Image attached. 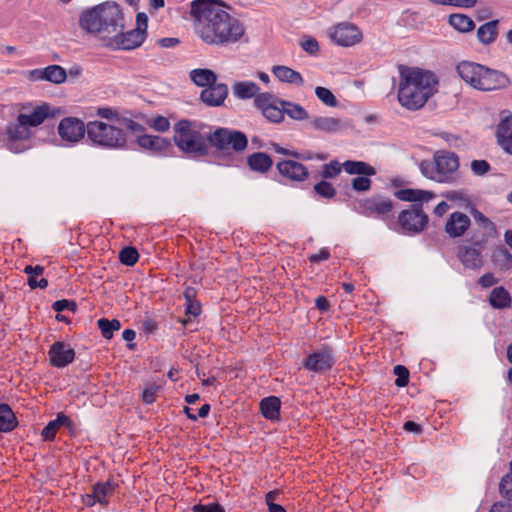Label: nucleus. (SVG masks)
Here are the masks:
<instances>
[{
  "label": "nucleus",
  "mask_w": 512,
  "mask_h": 512,
  "mask_svg": "<svg viewBox=\"0 0 512 512\" xmlns=\"http://www.w3.org/2000/svg\"><path fill=\"white\" fill-rule=\"evenodd\" d=\"M475 220L484 232H488L491 237H498L499 234L496 225L484 214L478 213L475 216Z\"/></svg>",
  "instance_id": "44"
},
{
  "label": "nucleus",
  "mask_w": 512,
  "mask_h": 512,
  "mask_svg": "<svg viewBox=\"0 0 512 512\" xmlns=\"http://www.w3.org/2000/svg\"><path fill=\"white\" fill-rule=\"evenodd\" d=\"M86 130L87 139L93 146L107 150H121L126 147V133L116 124L93 120L86 124Z\"/></svg>",
  "instance_id": "6"
},
{
  "label": "nucleus",
  "mask_w": 512,
  "mask_h": 512,
  "mask_svg": "<svg viewBox=\"0 0 512 512\" xmlns=\"http://www.w3.org/2000/svg\"><path fill=\"white\" fill-rule=\"evenodd\" d=\"M394 374L397 376L395 385L397 387H405L409 381V371L405 366L396 365L394 367Z\"/></svg>",
  "instance_id": "51"
},
{
  "label": "nucleus",
  "mask_w": 512,
  "mask_h": 512,
  "mask_svg": "<svg viewBox=\"0 0 512 512\" xmlns=\"http://www.w3.org/2000/svg\"><path fill=\"white\" fill-rule=\"evenodd\" d=\"M272 72L275 75V77L281 82L289 83L296 86H301L304 82L303 77L299 72L287 66H274Z\"/></svg>",
  "instance_id": "28"
},
{
  "label": "nucleus",
  "mask_w": 512,
  "mask_h": 512,
  "mask_svg": "<svg viewBox=\"0 0 512 512\" xmlns=\"http://www.w3.org/2000/svg\"><path fill=\"white\" fill-rule=\"evenodd\" d=\"M343 169V164H340L338 161L333 160L327 164L323 165L321 176L324 179H331L338 176Z\"/></svg>",
  "instance_id": "46"
},
{
  "label": "nucleus",
  "mask_w": 512,
  "mask_h": 512,
  "mask_svg": "<svg viewBox=\"0 0 512 512\" xmlns=\"http://www.w3.org/2000/svg\"><path fill=\"white\" fill-rule=\"evenodd\" d=\"M281 401L276 396H269L261 400L260 410L262 415L268 420H276L279 418Z\"/></svg>",
  "instance_id": "31"
},
{
  "label": "nucleus",
  "mask_w": 512,
  "mask_h": 512,
  "mask_svg": "<svg viewBox=\"0 0 512 512\" xmlns=\"http://www.w3.org/2000/svg\"><path fill=\"white\" fill-rule=\"evenodd\" d=\"M232 93L239 100H248L257 98L260 93V87L252 81H236L232 85Z\"/></svg>",
  "instance_id": "26"
},
{
  "label": "nucleus",
  "mask_w": 512,
  "mask_h": 512,
  "mask_svg": "<svg viewBox=\"0 0 512 512\" xmlns=\"http://www.w3.org/2000/svg\"><path fill=\"white\" fill-rule=\"evenodd\" d=\"M282 99L269 92H263L254 99V106L262 115L272 123H281L284 120V107Z\"/></svg>",
  "instance_id": "13"
},
{
  "label": "nucleus",
  "mask_w": 512,
  "mask_h": 512,
  "mask_svg": "<svg viewBox=\"0 0 512 512\" xmlns=\"http://www.w3.org/2000/svg\"><path fill=\"white\" fill-rule=\"evenodd\" d=\"M456 71L463 81L475 89L491 91L505 85V76L481 64L462 61L456 66Z\"/></svg>",
  "instance_id": "5"
},
{
  "label": "nucleus",
  "mask_w": 512,
  "mask_h": 512,
  "mask_svg": "<svg viewBox=\"0 0 512 512\" xmlns=\"http://www.w3.org/2000/svg\"><path fill=\"white\" fill-rule=\"evenodd\" d=\"M314 191L321 197L331 199L336 195L333 185L327 181H320L314 185Z\"/></svg>",
  "instance_id": "47"
},
{
  "label": "nucleus",
  "mask_w": 512,
  "mask_h": 512,
  "mask_svg": "<svg viewBox=\"0 0 512 512\" xmlns=\"http://www.w3.org/2000/svg\"><path fill=\"white\" fill-rule=\"evenodd\" d=\"M498 20H492L481 25L477 30L478 40L484 44L489 45L493 43L498 35Z\"/></svg>",
  "instance_id": "34"
},
{
  "label": "nucleus",
  "mask_w": 512,
  "mask_h": 512,
  "mask_svg": "<svg viewBox=\"0 0 512 512\" xmlns=\"http://www.w3.org/2000/svg\"><path fill=\"white\" fill-rule=\"evenodd\" d=\"M117 484L113 481L107 480L106 482L96 483L93 486V497L99 504L107 506L109 504V498L114 494Z\"/></svg>",
  "instance_id": "29"
},
{
  "label": "nucleus",
  "mask_w": 512,
  "mask_h": 512,
  "mask_svg": "<svg viewBox=\"0 0 512 512\" xmlns=\"http://www.w3.org/2000/svg\"><path fill=\"white\" fill-rule=\"evenodd\" d=\"M281 105L284 107V116L287 115L295 121H310L309 113L300 104L282 100Z\"/></svg>",
  "instance_id": "37"
},
{
  "label": "nucleus",
  "mask_w": 512,
  "mask_h": 512,
  "mask_svg": "<svg viewBox=\"0 0 512 512\" xmlns=\"http://www.w3.org/2000/svg\"><path fill=\"white\" fill-rule=\"evenodd\" d=\"M448 22L455 30L462 33L472 31L475 27L473 20L469 16L460 13L451 14Z\"/></svg>",
  "instance_id": "39"
},
{
  "label": "nucleus",
  "mask_w": 512,
  "mask_h": 512,
  "mask_svg": "<svg viewBox=\"0 0 512 512\" xmlns=\"http://www.w3.org/2000/svg\"><path fill=\"white\" fill-rule=\"evenodd\" d=\"M364 212L369 216H384L392 211L393 204L390 199L373 197L363 203Z\"/></svg>",
  "instance_id": "23"
},
{
  "label": "nucleus",
  "mask_w": 512,
  "mask_h": 512,
  "mask_svg": "<svg viewBox=\"0 0 512 512\" xmlns=\"http://www.w3.org/2000/svg\"><path fill=\"white\" fill-rule=\"evenodd\" d=\"M79 26L91 34L114 33L124 28V16L116 2L106 1L84 9L79 16Z\"/></svg>",
  "instance_id": "3"
},
{
  "label": "nucleus",
  "mask_w": 512,
  "mask_h": 512,
  "mask_svg": "<svg viewBox=\"0 0 512 512\" xmlns=\"http://www.w3.org/2000/svg\"><path fill=\"white\" fill-rule=\"evenodd\" d=\"M457 257L467 269L478 271L484 266V257L480 248L468 244L459 245Z\"/></svg>",
  "instance_id": "16"
},
{
  "label": "nucleus",
  "mask_w": 512,
  "mask_h": 512,
  "mask_svg": "<svg viewBox=\"0 0 512 512\" xmlns=\"http://www.w3.org/2000/svg\"><path fill=\"white\" fill-rule=\"evenodd\" d=\"M159 390V386L155 384L147 385L142 393V400L146 404H152L156 401L157 392Z\"/></svg>",
  "instance_id": "54"
},
{
  "label": "nucleus",
  "mask_w": 512,
  "mask_h": 512,
  "mask_svg": "<svg viewBox=\"0 0 512 512\" xmlns=\"http://www.w3.org/2000/svg\"><path fill=\"white\" fill-rule=\"evenodd\" d=\"M61 426L72 428V420L63 414H59L55 420L50 421L42 430V436L45 440H52L55 437L56 431Z\"/></svg>",
  "instance_id": "33"
},
{
  "label": "nucleus",
  "mask_w": 512,
  "mask_h": 512,
  "mask_svg": "<svg viewBox=\"0 0 512 512\" xmlns=\"http://www.w3.org/2000/svg\"><path fill=\"white\" fill-rule=\"evenodd\" d=\"M471 170L477 176H483L490 170V164L486 160H473Z\"/></svg>",
  "instance_id": "55"
},
{
  "label": "nucleus",
  "mask_w": 512,
  "mask_h": 512,
  "mask_svg": "<svg viewBox=\"0 0 512 512\" xmlns=\"http://www.w3.org/2000/svg\"><path fill=\"white\" fill-rule=\"evenodd\" d=\"M17 426L16 417L7 404H0V432H10Z\"/></svg>",
  "instance_id": "38"
},
{
  "label": "nucleus",
  "mask_w": 512,
  "mask_h": 512,
  "mask_svg": "<svg viewBox=\"0 0 512 512\" xmlns=\"http://www.w3.org/2000/svg\"><path fill=\"white\" fill-rule=\"evenodd\" d=\"M201 313V305H200V302L197 300V301H194V302H188V303H185V314L188 316L187 318H184L181 320V323L186 326L189 321H190V317H197L199 316Z\"/></svg>",
  "instance_id": "50"
},
{
  "label": "nucleus",
  "mask_w": 512,
  "mask_h": 512,
  "mask_svg": "<svg viewBox=\"0 0 512 512\" xmlns=\"http://www.w3.org/2000/svg\"><path fill=\"white\" fill-rule=\"evenodd\" d=\"M490 512H512V505L503 502L493 504Z\"/></svg>",
  "instance_id": "64"
},
{
  "label": "nucleus",
  "mask_w": 512,
  "mask_h": 512,
  "mask_svg": "<svg viewBox=\"0 0 512 512\" xmlns=\"http://www.w3.org/2000/svg\"><path fill=\"white\" fill-rule=\"evenodd\" d=\"M52 308L56 312H62L64 310L76 311L77 305L74 301H69L66 299L57 300L53 303Z\"/></svg>",
  "instance_id": "57"
},
{
  "label": "nucleus",
  "mask_w": 512,
  "mask_h": 512,
  "mask_svg": "<svg viewBox=\"0 0 512 512\" xmlns=\"http://www.w3.org/2000/svg\"><path fill=\"white\" fill-rule=\"evenodd\" d=\"M50 364L57 368H63L72 363L75 358V351L69 344L55 342L49 349Z\"/></svg>",
  "instance_id": "18"
},
{
  "label": "nucleus",
  "mask_w": 512,
  "mask_h": 512,
  "mask_svg": "<svg viewBox=\"0 0 512 512\" xmlns=\"http://www.w3.org/2000/svg\"><path fill=\"white\" fill-rule=\"evenodd\" d=\"M478 284L483 287V288H489V287H492L493 285L497 284L498 283V279L495 278V276L488 272V273H485L483 274L479 279H478Z\"/></svg>",
  "instance_id": "59"
},
{
  "label": "nucleus",
  "mask_w": 512,
  "mask_h": 512,
  "mask_svg": "<svg viewBox=\"0 0 512 512\" xmlns=\"http://www.w3.org/2000/svg\"><path fill=\"white\" fill-rule=\"evenodd\" d=\"M44 272V267L40 265L31 266L28 265L24 268V273H26L29 277L32 276L36 278V276L42 275Z\"/></svg>",
  "instance_id": "61"
},
{
  "label": "nucleus",
  "mask_w": 512,
  "mask_h": 512,
  "mask_svg": "<svg viewBox=\"0 0 512 512\" xmlns=\"http://www.w3.org/2000/svg\"><path fill=\"white\" fill-rule=\"evenodd\" d=\"M317 98L328 107H336L338 102L334 94L327 88L318 86L315 88Z\"/></svg>",
  "instance_id": "42"
},
{
  "label": "nucleus",
  "mask_w": 512,
  "mask_h": 512,
  "mask_svg": "<svg viewBox=\"0 0 512 512\" xmlns=\"http://www.w3.org/2000/svg\"><path fill=\"white\" fill-rule=\"evenodd\" d=\"M44 78L55 84L63 83L66 80V70L59 65H50L44 68Z\"/></svg>",
  "instance_id": "40"
},
{
  "label": "nucleus",
  "mask_w": 512,
  "mask_h": 512,
  "mask_svg": "<svg viewBox=\"0 0 512 512\" xmlns=\"http://www.w3.org/2000/svg\"><path fill=\"white\" fill-rule=\"evenodd\" d=\"M228 96L226 84L216 82L201 91L200 98L208 106L217 107L224 103Z\"/></svg>",
  "instance_id": "22"
},
{
  "label": "nucleus",
  "mask_w": 512,
  "mask_h": 512,
  "mask_svg": "<svg viewBox=\"0 0 512 512\" xmlns=\"http://www.w3.org/2000/svg\"><path fill=\"white\" fill-rule=\"evenodd\" d=\"M471 225V220L468 215L463 212H453L449 215L444 231L451 238H459L463 236Z\"/></svg>",
  "instance_id": "19"
},
{
  "label": "nucleus",
  "mask_w": 512,
  "mask_h": 512,
  "mask_svg": "<svg viewBox=\"0 0 512 512\" xmlns=\"http://www.w3.org/2000/svg\"><path fill=\"white\" fill-rule=\"evenodd\" d=\"M139 258V254L134 247H125L119 253L121 263L127 266H133Z\"/></svg>",
  "instance_id": "45"
},
{
  "label": "nucleus",
  "mask_w": 512,
  "mask_h": 512,
  "mask_svg": "<svg viewBox=\"0 0 512 512\" xmlns=\"http://www.w3.org/2000/svg\"><path fill=\"white\" fill-rule=\"evenodd\" d=\"M210 144L218 150L223 151L232 148L236 152H242L247 148L248 140L241 131L218 128L213 133H209Z\"/></svg>",
  "instance_id": "9"
},
{
  "label": "nucleus",
  "mask_w": 512,
  "mask_h": 512,
  "mask_svg": "<svg viewBox=\"0 0 512 512\" xmlns=\"http://www.w3.org/2000/svg\"><path fill=\"white\" fill-rule=\"evenodd\" d=\"M458 168V156L448 151H437L434 153L433 161L423 160L419 164L424 177L439 183L452 182Z\"/></svg>",
  "instance_id": "7"
},
{
  "label": "nucleus",
  "mask_w": 512,
  "mask_h": 512,
  "mask_svg": "<svg viewBox=\"0 0 512 512\" xmlns=\"http://www.w3.org/2000/svg\"><path fill=\"white\" fill-rule=\"evenodd\" d=\"M60 109L51 107L47 103H43L34 107L30 112L20 113V119L29 127H37L41 125L47 118H54L60 114Z\"/></svg>",
  "instance_id": "15"
},
{
  "label": "nucleus",
  "mask_w": 512,
  "mask_h": 512,
  "mask_svg": "<svg viewBox=\"0 0 512 512\" xmlns=\"http://www.w3.org/2000/svg\"><path fill=\"white\" fill-rule=\"evenodd\" d=\"M147 125L150 128H152L158 132H162V133L168 131L170 128V122H169L168 118H166L164 116H160V115L148 119Z\"/></svg>",
  "instance_id": "48"
},
{
  "label": "nucleus",
  "mask_w": 512,
  "mask_h": 512,
  "mask_svg": "<svg viewBox=\"0 0 512 512\" xmlns=\"http://www.w3.org/2000/svg\"><path fill=\"white\" fill-rule=\"evenodd\" d=\"M327 34L335 45L341 47H352L363 40V33L360 28L348 21L330 27Z\"/></svg>",
  "instance_id": "11"
},
{
  "label": "nucleus",
  "mask_w": 512,
  "mask_h": 512,
  "mask_svg": "<svg viewBox=\"0 0 512 512\" xmlns=\"http://www.w3.org/2000/svg\"><path fill=\"white\" fill-rule=\"evenodd\" d=\"M203 125L187 119L179 120L173 127V141L177 148L194 158L209 152V133L202 132Z\"/></svg>",
  "instance_id": "4"
},
{
  "label": "nucleus",
  "mask_w": 512,
  "mask_h": 512,
  "mask_svg": "<svg viewBox=\"0 0 512 512\" xmlns=\"http://www.w3.org/2000/svg\"><path fill=\"white\" fill-rule=\"evenodd\" d=\"M179 39L174 37H165L158 40V44L164 48H172L179 44Z\"/></svg>",
  "instance_id": "63"
},
{
  "label": "nucleus",
  "mask_w": 512,
  "mask_h": 512,
  "mask_svg": "<svg viewBox=\"0 0 512 512\" xmlns=\"http://www.w3.org/2000/svg\"><path fill=\"white\" fill-rule=\"evenodd\" d=\"M499 492L502 497L512 501V476L510 474H506L502 477L499 484Z\"/></svg>",
  "instance_id": "49"
},
{
  "label": "nucleus",
  "mask_w": 512,
  "mask_h": 512,
  "mask_svg": "<svg viewBox=\"0 0 512 512\" xmlns=\"http://www.w3.org/2000/svg\"><path fill=\"white\" fill-rule=\"evenodd\" d=\"M277 169L281 176L290 181L303 182L308 176V169L295 160H283L277 163Z\"/></svg>",
  "instance_id": "20"
},
{
  "label": "nucleus",
  "mask_w": 512,
  "mask_h": 512,
  "mask_svg": "<svg viewBox=\"0 0 512 512\" xmlns=\"http://www.w3.org/2000/svg\"><path fill=\"white\" fill-rule=\"evenodd\" d=\"M308 126L315 131L333 134L346 129L348 122L333 116H315L310 119Z\"/></svg>",
  "instance_id": "17"
},
{
  "label": "nucleus",
  "mask_w": 512,
  "mask_h": 512,
  "mask_svg": "<svg viewBox=\"0 0 512 512\" xmlns=\"http://www.w3.org/2000/svg\"><path fill=\"white\" fill-rule=\"evenodd\" d=\"M395 197L401 201L413 202L415 204L422 205L423 202H429L435 197V194L431 191L422 189H400L394 193Z\"/></svg>",
  "instance_id": "24"
},
{
  "label": "nucleus",
  "mask_w": 512,
  "mask_h": 512,
  "mask_svg": "<svg viewBox=\"0 0 512 512\" xmlns=\"http://www.w3.org/2000/svg\"><path fill=\"white\" fill-rule=\"evenodd\" d=\"M190 6L194 31L205 44L229 46L244 37L243 23L216 0H194Z\"/></svg>",
  "instance_id": "1"
},
{
  "label": "nucleus",
  "mask_w": 512,
  "mask_h": 512,
  "mask_svg": "<svg viewBox=\"0 0 512 512\" xmlns=\"http://www.w3.org/2000/svg\"><path fill=\"white\" fill-rule=\"evenodd\" d=\"M97 325L102 333V336L106 339L112 338L113 333L121 328V323L117 319L109 320L107 318H100L97 321Z\"/></svg>",
  "instance_id": "41"
},
{
  "label": "nucleus",
  "mask_w": 512,
  "mask_h": 512,
  "mask_svg": "<svg viewBox=\"0 0 512 512\" xmlns=\"http://www.w3.org/2000/svg\"><path fill=\"white\" fill-rule=\"evenodd\" d=\"M335 362L334 349L329 345H322L308 353L302 360L301 366L307 371L324 374L331 370Z\"/></svg>",
  "instance_id": "10"
},
{
  "label": "nucleus",
  "mask_w": 512,
  "mask_h": 512,
  "mask_svg": "<svg viewBox=\"0 0 512 512\" xmlns=\"http://www.w3.org/2000/svg\"><path fill=\"white\" fill-rule=\"evenodd\" d=\"M428 220L420 204H413L411 209L403 210L398 216L400 231L405 234L423 231Z\"/></svg>",
  "instance_id": "12"
},
{
  "label": "nucleus",
  "mask_w": 512,
  "mask_h": 512,
  "mask_svg": "<svg viewBox=\"0 0 512 512\" xmlns=\"http://www.w3.org/2000/svg\"><path fill=\"white\" fill-rule=\"evenodd\" d=\"M147 27L148 16L144 12L138 13L136 15V28L117 33L110 38V47L118 50H133L140 47L147 37Z\"/></svg>",
  "instance_id": "8"
},
{
  "label": "nucleus",
  "mask_w": 512,
  "mask_h": 512,
  "mask_svg": "<svg viewBox=\"0 0 512 512\" xmlns=\"http://www.w3.org/2000/svg\"><path fill=\"white\" fill-rule=\"evenodd\" d=\"M496 136L498 143L503 149L512 154V115L501 119L497 127Z\"/></svg>",
  "instance_id": "25"
},
{
  "label": "nucleus",
  "mask_w": 512,
  "mask_h": 512,
  "mask_svg": "<svg viewBox=\"0 0 512 512\" xmlns=\"http://www.w3.org/2000/svg\"><path fill=\"white\" fill-rule=\"evenodd\" d=\"M191 81L199 87H208L217 80V75L210 69H194L190 71Z\"/></svg>",
  "instance_id": "35"
},
{
  "label": "nucleus",
  "mask_w": 512,
  "mask_h": 512,
  "mask_svg": "<svg viewBox=\"0 0 512 512\" xmlns=\"http://www.w3.org/2000/svg\"><path fill=\"white\" fill-rule=\"evenodd\" d=\"M343 169L351 175L372 176L376 174L375 168L363 161H345Z\"/></svg>",
  "instance_id": "36"
},
{
  "label": "nucleus",
  "mask_w": 512,
  "mask_h": 512,
  "mask_svg": "<svg viewBox=\"0 0 512 512\" xmlns=\"http://www.w3.org/2000/svg\"><path fill=\"white\" fill-rule=\"evenodd\" d=\"M300 46L310 55H315L319 51V43L315 38L312 37L302 38Z\"/></svg>",
  "instance_id": "53"
},
{
  "label": "nucleus",
  "mask_w": 512,
  "mask_h": 512,
  "mask_svg": "<svg viewBox=\"0 0 512 512\" xmlns=\"http://www.w3.org/2000/svg\"><path fill=\"white\" fill-rule=\"evenodd\" d=\"M489 303L495 309L508 308L511 305L510 294L503 286L496 287L490 293Z\"/></svg>",
  "instance_id": "32"
},
{
  "label": "nucleus",
  "mask_w": 512,
  "mask_h": 512,
  "mask_svg": "<svg viewBox=\"0 0 512 512\" xmlns=\"http://www.w3.org/2000/svg\"><path fill=\"white\" fill-rule=\"evenodd\" d=\"M438 80L427 70L399 66L398 101L408 110L422 108L437 91Z\"/></svg>",
  "instance_id": "2"
},
{
  "label": "nucleus",
  "mask_w": 512,
  "mask_h": 512,
  "mask_svg": "<svg viewBox=\"0 0 512 512\" xmlns=\"http://www.w3.org/2000/svg\"><path fill=\"white\" fill-rule=\"evenodd\" d=\"M247 163L253 171L266 173L272 167L271 157L263 152H256L248 156Z\"/></svg>",
  "instance_id": "30"
},
{
  "label": "nucleus",
  "mask_w": 512,
  "mask_h": 512,
  "mask_svg": "<svg viewBox=\"0 0 512 512\" xmlns=\"http://www.w3.org/2000/svg\"><path fill=\"white\" fill-rule=\"evenodd\" d=\"M85 133L87 134L86 125L76 117L63 118L58 125V134L66 142L77 143Z\"/></svg>",
  "instance_id": "14"
},
{
  "label": "nucleus",
  "mask_w": 512,
  "mask_h": 512,
  "mask_svg": "<svg viewBox=\"0 0 512 512\" xmlns=\"http://www.w3.org/2000/svg\"><path fill=\"white\" fill-rule=\"evenodd\" d=\"M371 181L368 177L358 176L352 180V187L356 191H366L370 188Z\"/></svg>",
  "instance_id": "58"
},
{
  "label": "nucleus",
  "mask_w": 512,
  "mask_h": 512,
  "mask_svg": "<svg viewBox=\"0 0 512 512\" xmlns=\"http://www.w3.org/2000/svg\"><path fill=\"white\" fill-rule=\"evenodd\" d=\"M95 115L107 120V123L115 124L119 122L121 117L117 109L112 107H98L96 109Z\"/></svg>",
  "instance_id": "43"
},
{
  "label": "nucleus",
  "mask_w": 512,
  "mask_h": 512,
  "mask_svg": "<svg viewBox=\"0 0 512 512\" xmlns=\"http://www.w3.org/2000/svg\"><path fill=\"white\" fill-rule=\"evenodd\" d=\"M28 285L32 288H46L48 286V281L45 278H41L40 280H37L36 278L30 276L28 277Z\"/></svg>",
  "instance_id": "62"
},
{
  "label": "nucleus",
  "mask_w": 512,
  "mask_h": 512,
  "mask_svg": "<svg viewBox=\"0 0 512 512\" xmlns=\"http://www.w3.org/2000/svg\"><path fill=\"white\" fill-rule=\"evenodd\" d=\"M490 238L492 237L489 235L488 232L474 231L470 239L471 244L469 245L481 249V247H484L488 243Z\"/></svg>",
  "instance_id": "52"
},
{
  "label": "nucleus",
  "mask_w": 512,
  "mask_h": 512,
  "mask_svg": "<svg viewBox=\"0 0 512 512\" xmlns=\"http://www.w3.org/2000/svg\"><path fill=\"white\" fill-rule=\"evenodd\" d=\"M8 137V148L16 153L21 152L23 149L14 147L15 142L19 140H26L30 137V127L20 119L18 115L16 122L10 123L6 129Z\"/></svg>",
  "instance_id": "21"
},
{
  "label": "nucleus",
  "mask_w": 512,
  "mask_h": 512,
  "mask_svg": "<svg viewBox=\"0 0 512 512\" xmlns=\"http://www.w3.org/2000/svg\"><path fill=\"white\" fill-rule=\"evenodd\" d=\"M137 143L141 148L153 152H166L170 147L169 140L157 135H141Z\"/></svg>",
  "instance_id": "27"
},
{
  "label": "nucleus",
  "mask_w": 512,
  "mask_h": 512,
  "mask_svg": "<svg viewBox=\"0 0 512 512\" xmlns=\"http://www.w3.org/2000/svg\"><path fill=\"white\" fill-rule=\"evenodd\" d=\"M329 257H330L329 250L327 248H322L319 250L318 253L310 255L309 260L311 262L316 263V262L327 260Z\"/></svg>",
  "instance_id": "60"
},
{
  "label": "nucleus",
  "mask_w": 512,
  "mask_h": 512,
  "mask_svg": "<svg viewBox=\"0 0 512 512\" xmlns=\"http://www.w3.org/2000/svg\"><path fill=\"white\" fill-rule=\"evenodd\" d=\"M193 512H225L224 508L218 503L196 504L192 507Z\"/></svg>",
  "instance_id": "56"
}]
</instances>
